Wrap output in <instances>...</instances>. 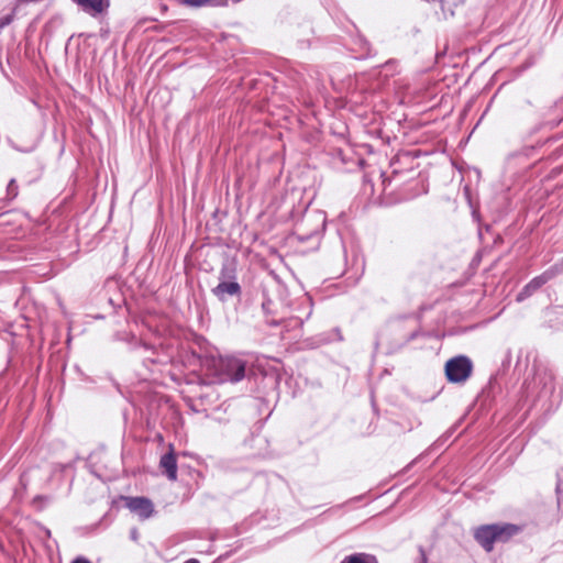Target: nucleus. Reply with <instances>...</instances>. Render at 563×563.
<instances>
[{"instance_id":"f257e3e1","label":"nucleus","mask_w":563,"mask_h":563,"mask_svg":"<svg viewBox=\"0 0 563 563\" xmlns=\"http://www.w3.org/2000/svg\"><path fill=\"white\" fill-rule=\"evenodd\" d=\"M517 532L514 525H487L476 529L475 539L486 551H492L495 541H507Z\"/></svg>"},{"instance_id":"f03ea898","label":"nucleus","mask_w":563,"mask_h":563,"mask_svg":"<svg viewBox=\"0 0 563 563\" xmlns=\"http://www.w3.org/2000/svg\"><path fill=\"white\" fill-rule=\"evenodd\" d=\"M217 374L222 380L239 382L244 377L245 363L235 357H221L214 362Z\"/></svg>"},{"instance_id":"7ed1b4c3","label":"nucleus","mask_w":563,"mask_h":563,"mask_svg":"<svg viewBox=\"0 0 563 563\" xmlns=\"http://www.w3.org/2000/svg\"><path fill=\"white\" fill-rule=\"evenodd\" d=\"M472 372V363L465 356H457L446 362L445 374L450 382L461 383L466 380Z\"/></svg>"},{"instance_id":"20e7f679","label":"nucleus","mask_w":563,"mask_h":563,"mask_svg":"<svg viewBox=\"0 0 563 563\" xmlns=\"http://www.w3.org/2000/svg\"><path fill=\"white\" fill-rule=\"evenodd\" d=\"M126 507L141 519H147L153 514V504L144 497H129L125 499Z\"/></svg>"},{"instance_id":"39448f33","label":"nucleus","mask_w":563,"mask_h":563,"mask_svg":"<svg viewBox=\"0 0 563 563\" xmlns=\"http://www.w3.org/2000/svg\"><path fill=\"white\" fill-rule=\"evenodd\" d=\"M159 465L170 481H175L177 478V463L173 451L162 456Z\"/></svg>"},{"instance_id":"423d86ee","label":"nucleus","mask_w":563,"mask_h":563,"mask_svg":"<svg viewBox=\"0 0 563 563\" xmlns=\"http://www.w3.org/2000/svg\"><path fill=\"white\" fill-rule=\"evenodd\" d=\"M214 295L221 300L224 299L225 295L234 296L240 292V285L235 282H223L220 283L214 289Z\"/></svg>"},{"instance_id":"0eeeda50","label":"nucleus","mask_w":563,"mask_h":563,"mask_svg":"<svg viewBox=\"0 0 563 563\" xmlns=\"http://www.w3.org/2000/svg\"><path fill=\"white\" fill-rule=\"evenodd\" d=\"M78 4L82 5L86 10H91L95 13H99L103 10V0H75Z\"/></svg>"},{"instance_id":"6e6552de","label":"nucleus","mask_w":563,"mask_h":563,"mask_svg":"<svg viewBox=\"0 0 563 563\" xmlns=\"http://www.w3.org/2000/svg\"><path fill=\"white\" fill-rule=\"evenodd\" d=\"M344 563H377L375 558L368 554L358 553L350 555L344 560Z\"/></svg>"},{"instance_id":"1a4fd4ad","label":"nucleus","mask_w":563,"mask_h":563,"mask_svg":"<svg viewBox=\"0 0 563 563\" xmlns=\"http://www.w3.org/2000/svg\"><path fill=\"white\" fill-rule=\"evenodd\" d=\"M18 185H16V181L15 179H11L9 185H8V188H7V195L10 199H13L18 196Z\"/></svg>"},{"instance_id":"9d476101","label":"nucleus","mask_w":563,"mask_h":563,"mask_svg":"<svg viewBox=\"0 0 563 563\" xmlns=\"http://www.w3.org/2000/svg\"><path fill=\"white\" fill-rule=\"evenodd\" d=\"M542 283H544L543 277L536 278V279H533V282H531L529 287H534L536 288V287H539Z\"/></svg>"},{"instance_id":"9b49d317","label":"nucleus","mask_w":563,"mask_h":563,"mask_svg":"<svg viewBox=\"0 0 563 563\" xmlns=\"http://www.w3.org/2000/svg\"><path fill=\"white\" fill-rule=\"evenodd\" d=\"M73 563H90V562L88 560H86V559L78 558Z\"/></svg>"}]
</instances>
